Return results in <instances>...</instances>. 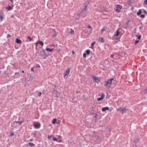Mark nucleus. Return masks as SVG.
<instances>
[{
    "mask_svg": "<svg viewBox=\"0 0 147 147\" xmlns=\"http://www.w3.org/2000/svg\"><path fill=\"white\" fill-rule=\"evenodd\" d=\"M27 38L30 41H32V39L30 37H28Z\"/></svg>",
    "mask_w": 147,
    "mask_h": 147,
    "instance_id": "393cba45",
    "label": "nucleus"
},
{
    "mask_svg": "<svg viewBox=\"0 0 147 147\" xmlns=\"http://www.w3.org/2000/svg\"><path fill=\"white\" fill-rule=\"evenodd\" d=\"M88 28H90L91 30H90L89 32H87V33L89 34H90L92 32V28L90 26H88Z\"/></svg>",
    "mask_w": 147,
    "mask_h": 147,
    "instance_id": "9b49d317",
    "label": "nucleus"
},
{
    "mask_svg": "<svg viewBox=\"0 0 147 147\" xmlns=\"http://www.w3.org/2000/svg\"><path fill=\"white\" fill-rule=\"evenodd\" d=\"M10 1L11 2H13V0H10Z\"/></svg>",
    "mask_w": 147,
    "mask_h": 147,
    "instance_id": "49530a36",
    "label": "nucleus"
},
{
    "mask_svg": "<svg viewBox=\"0 0 147 147\" xmlns=\"http://www.w3.org/2000/svg\"><path fill=\"white\" fill-rule=\"evenodd\" d=\"M101 31L102 32H104L105 31V29L104 28H102L101 29Z\"/></svg>",
    "mask_w": 147,
    "mask_h": 147,
    "instance_id": "e433bc0d",
    "label": "nucleus"
},
{
    "mask_svg": "<svg viewBox=\"0 0 147 147\" xmlns=\"http://www.w3.org/2000/svg\"><path fill=\"white\" fill-rule=\"evenodd\" d=\"M139 42L138 40H136L135 42V45H136Z\"/></svg>",
    "mask_w": 147,
    "mask_h": 147,
    "instance_id": "c756f323",
    "label": "nucleus"
},
{
    "mask_svg": "<svg viewBox=\"0 0 147 147\" xmlns=\"http://www.w3.org/2000/svg\"><path fill=\"white\" fill-rule=\"evenodd\" d=\"M4 16L2 13L0 15V18L1 21H2L4 18Z\"/></svg>",
    "mask_w": 147,
    "mask_h": 147,
    "instance_id": "4468645a",
    "label": "nucleus"
},
{
    "mask_svg": "<svg viewBox=\"0 0 147 147\" xmlns=\"http://www.w3.org/2000/svg\"><path fill=\"white\" fill-rule=\"evenodd\" d=\"M16 42L18 44H21L22 43L21 41L18 38H16Z\"/></svg>",
    "mask_w": 147,
    "mask_h": 147,
    "instance_id": "f8f14e48",
    "label": "nucleus"
},
{
    "mask_svg": "<svg viewBox=\"0 0 147 147\" xmlns=\"http://www.w3.org/2000/svg\"><path fill=\"white\" fill-rule=\"evenodd\" d=\"M144 13H146H146H147V12H146V11H145V10H144Z\"/></svg>",
    "mask_w": 147,
    "mask_h": 147,
    "instance_id": "a18cd8bd",
    "label": "nucleus"
},
{
    "mask_svg": "<svg viewBox=\"0 0 147 147\" xmlns=\"http://www.w3.org/2000/svg\"><path fill=\"white\" fill-rule=\"evenodd\" d=\"M55 45H53V44H52V45L49 46L51 47H55Z\"/></svg>",
    "mask_w": 147,
    "mask_h": 147,
    "instance_id": "58836bf2",
    "label": "nucleus"
},
{
    "mask_svg": "<svg viewBox=\"0 0 147 147\" xmlns=\"http://www.w3.org/2000/svg\"><path fill=\"white\" fill-rule=\"evenodd\" d=\"M137 36L138 37V39L140 40L141 39V36L140 35H137Z\"/></svg>",
    "mask_w": 147,
    "mask_h": 147,
    "instance_id": "c85d7f7f",
    "label": "nucleus"
},
{
    "mask_svg": "<svg viewBox=\"0 0 147 147\" xmlns=\"http://www.w3.org/2000/svg\"><path fill=\"white\" fill-rule=\"evenodd\" d=\"M115 11L117 13H119L121 12V10L122 8V6L120 5H117L115 6Z\"/></svg>",
    "mask_w": 147,
    "mask_h": 147,
    "instance_id": "7ed1b4c3",
    "label": "nucleus"
},
{
    "mask_svg": "<svg viewBox=\"0 0 147 147\" xmlns=\"http://www.w3.org/2000/svg\"><path fill=\"white\" fill-rule=\"evenodd\" d=\"M83 57L84 58H85L86 57V54L85 53H84L83 54Z\"/></svg>",
    "mask_w": 147,
    "mask_h": 147,
    "instance_id": "7c9ffc66",
    "label": "nucleus"
},
{
    "mask_svg": "<svg viewBox=\"0 0 147 147\" xmlns=\"http://www.w3.org/2000/svg\"><path fill=\"white\" fill-rule=\"evenodd\" d=\"M90 50H86V54L87 55H89L90 54Z\"/></svg>",
    "mask_w": 147,
    "mask_h": 147,
    "instance_id": "4be33fe9",
    "label": "nucleus"
},
{
    "mask_svg": "<svg viewBox=\"0 0 147 147\" xmlns=\"http://www.w3.org/2000/svg\"><path fill=\"white\" fill-rule=\"evenodd\" d=\"M92 78L93 80L96 82L98 83L100 81V78L99 77L93 76H92Z\"/></svg>",
    "mask_w": 147,
    "mask_h": 147,
    "instance_id": "39448f33",
    "label": "nucleus"
},
{
    "mask_svg": "<svg viewBox=\"0 0 147 147\" xmlns=\"http://www.w3.org/2000/svg\"><path fill=\"white\" fill-rule=\"evenodd\" d=\"M59 142H61V140L59 141Z\"/></svg>",
    "mask_w": 147,
    "mask_h": 147,
    "instance_id": "603ef678",
    "label": "nucleus"
},
{
    "mask_svg": "<svg viewBox=\"0 0 147 147\" xmlns=\"http://www.w3.org/2000/svg\"><path fill=\"white\" fill-rule=\"evenodd\" d=\"M38 41V44H40L42 46H43L44 43L40 41Z\"/></svg>",
    "mask_w": 147,
    "mask_h": 147,
    "instance_id": "a211bd4d",
    "label": "nucleus"
},
{
    "mask_svg": "<svg viewBox=\"0 0 147 147\" xmlns=\"http://www.w3.org/2000/svg\"><path fill=\"white\" fill-rule=\"evenodd\" d=\"M113 55H111L110 56V57L111 58H112L113 57Z\"/></svg>",
    "mask_w": 147,
    "mask_h": 147,
    "instance_id": "a19ab883",
    "label": "nucleus"
},
{
    "mask_svg": "<svg viewBox=\"0 0 147 147\" xmlns=\"http://www.w3.org/2000/svg\"><path fill=\"white\" fill-rule=\"evenodd\" d=\"M53 141H57V139L53 137Z\"/></svg>",
    "mask_w": 147,
    "mask_h": 147,
    "instance_id": "a878e982",
    "label": "nucleus"
},
{
    "mask_svg": "<svg viewBox=\"0 0 147 147\" xmlns=\"http://www.w3.org/2000/svg\"><path fill=\"white\" fill-rule=\"evenodd\" d=\"M121 30V29L120 28H119L118 30H117L114 34V36H118L120 33V30Z\"/></svg>",
    "mask_w": 147,
    "mask_h": 147,
    "instance_id": "0eeeda50",
    "label": "nucleus"
},
{
    "mask_svg": "<svg viewBox=\"0 0 147 147\" xmlns=\"http://www.w3.org/2000/svg\"><path fill=\"white\" fill-rule=\"evenodd\" d=\"M39 66H38L37 67H39Z\"/></svg>",
    "mask_w": 147,
    "mask_h": 147,
    "instance_id": "8fccbe9b",
    "label": "nucleus"
},
{
    "mask_svg": "<svg viewBox=\"0 0 147 147\" xmlns=\"http://www.w3.org/2000/svg\"><path fill=\"white\" fill-rule=\"evenodd\" d=\"M22 73H24V70H22Z\"/></svg>",
    "mask_w": 147,
    "mask_h": 147,
    "instance_id": "09e8293b",
    "label": "nucleus"
},
{
    "mask_svg": "<svg viewBox=\"0 0 147 147\" xmlns=\"http://www.w3.org/2000/svg\"><path fill=\"white\" fill-rule=\"evenodd\" d=\"M114 78H111L107 80V81L105 82V83L104 86H107L109 87H110L112 84V81L114 80Z\"/></svg>",
    "mask_w": 147,
    "mask_h": 147,
    "instance_id": "f03ea898",
    "label": "nucleus"
},
{
    "mask_svg": "<svg viewBox=\"0 0 147 147\" xmlns=\"http://www.w3.org/2000/svg\"><path fill=\"white\" fill-rule=\"evenodd\" d=\"M46 50L48 51L51 52L54 49H50L49 48H47L46 49Z\"/></svg>",
    "mask_w": 147,
    "mask_h": 147,
    "instance_id": "ddd939ff",
    "label": "nucleus"
},
{
    "mask_svg": "<svg viewBox=\"0 0 147 147\" xmlns=\"http://www.w3.org/2000/svg\"><path fill=\"white\" fill-rule=\"evenodd\" d=\"M144 3L146 5H147V0H145L144 1Z\"/></svg>",
    "mask_w": 147,
    "mask_h": 147,
    "instance_id": "473e14b6",
    "label": "nucleus"
},
{
    "mask_svg": "<svg viewBox=\"0 0 147 147\" xmlns=\"http://www.w3.org/2000/svg\"><path fill=\"white\" fill-rule=\"evenodd\" d=\"M7 37H11V36L10 34H8L7 35Z\"/></svg>",
    "mask_w": 147,
    "mask_h": 147,
    "instance_id": "ea45409f",
    "label": "nucleus"
},
{
    "mask_svg": "<svg viewBox=\"0 0 147 147\" xmlns=\"http://www.w3.org/2000/svg\"><path fill=\"white\" fill-rule=\"evenodd\" d=\"M140 17L142 18H144L145 17L144 15H141Z\"/></svg>",
    "mask_w": 147,
    "mask_h": 147,
    "instance_id": "f704fd0d",
    "label": "nucleus"
},
{
    "mask_svg": "<svg viewBox=\"0 0 147 147\" xmlns=\"http://www.w3.org/2000/svg\"><path fill=\"white\" fill-rule=\"evenodd\" d=\"M24 122V121H15L14 122H15L16 123H18L19 125H21L22 123Z\"/></svg>",
    "mask_w": 147,
    "mask_h": 147,
    "instance_id": "2eb2a0df",
    "label": "nucleus"
},
{
    "mask_svg": "<svg viewBox=\"0 0 147 147\" xmlns=\"http://www.w3.org/2000/svg\"><path fill=\"white\" fill-rule=\"evenodd\" d=\"M5 9L8 10L9 11L11 10L12 8L10 6H9L8 7H6Z\"/></svg>",
    "mask_w": 147,
    "mask_h": 147,
    "instance_id": "dca6fc26",
    "label": "nucleus"
},
{
    "mask_svg": "<svg viewBox=\"0 0 147 147\" xmlns=\"http://www.w3.org/2000/svg\"><path fill=\"white\" fill-rule=\"evenodd\" d=\"M40 56L41 57V59H46L48 56L45 51V50L44 49L40 51Z\"/></svg>",
    "mask_w": 147,
    "mask_h": 147,
    "instance_id": "f257e3e1",
    "label": "nucleus"
},
{
    "mask_svg": "<svg viewBox=\"0 0 147 147\" xmlns=\"http://www.w3.org/2000/svg\"><path fill=\"white\" fill-rule=\"evenodd\" d=\"M53 136L52 135H48L47 136V138L49 139H50L53 138Z\"/></svg>",
    "mask_w": 147,
    "mask_h": 147,
    "instance_id": "412c9836",
    "label": "nucleus"
},
{
    "mask_svg": "<svg viewBox=\"0 0 147 147\" xmlns=\"http://www.w3.org/2000/svg\"><path fill=\"white\" fill-rule=\"evenodd\" d=\"M72 53H73V54H74V51H72Z\"/></svg>",
    "mask_w": 147,
    "mask_h": 147,
    "instance_id": "de8ad7c7",
    "label": "nucleus"
},
{
    "mask_svg": "<svg viewBox=\"0 0 147 147\" xmlns=\"http://www.w3.org/2000/svg\"><path fill=\"white\" fill-rule=\"evenodd\" d=\"M98 41L99 42H101L102 43H103L104 42V38L102 37H100L98 39Z\"/></svg>",
    "mask_w": 147,
    "mask_h": 147,
    "instance_id": "1a4fd4ad",
    "label": "nucleus"
},
{
    "mask_svg": "<svg viewBox=\"0 0 147 147\" xmlns=\"http://www.w3.org/2000/svg\"><path fill=\"white\" fill-rule=\"evenodd\" d=\"M28 144L30 146H33L35 145L33 143L31 142L29 143Z\"/></svg>",
    "mask_w": 147,
    "mask_h": 147,
    "instance_id": "6ab92c4d",
    "label": "nucleus"
},
{
    "mask_svg": "<svg viewBox=\"0 0 147 147\" xmlns=\"http://www.w3.org/2000/svg\"><path fill=\"white\" fill-rule=\"evenodd\" d=\"M31 71H33V72H34V68L33 67H32V68H31Z\"/></svg>",
    "mask_w": 147,
    "mask_h": 147,
    "instance_id": "c9c22d12",
    "label": "nucleus"
},
{
    "mask_svg": "<svg viewBox=\"0 0 147 147\" xmlns=\"http://www.w3.org/2000/svg\"><path fill=\"white\" fill-rule=\"evenodd\" d=\"M34 128L36 129H38L39 128L40 126V124L39 123L34 124Z\"/></svg>",
    "mask_w": 147,
    "mask_h": 147,
    "instance_id": "6e6552de",
    "label": "nucleus"
},
{
    "mask_svg": "<svg viewBox=\"0 0 147 147\" xmlns=\"http://www.w3.org/2000/svg\"><path fill=\"white\" fill-rule=\"evenodd\" d=\"M60 122H61L60 121L58 120L57 122H56V123H57V124H59L60 123Z\"/></svg>",
    "mask_w": 147,
    "mask_h": 147,
    "instance_id": "72a5a7b5",
    "label": "nucleus"
},
{
    "mask_svg": "<svg viewBox=\"0 0 147 147\" xmlns=\"http://www.w3.org/2000/svg\"><path fill=\"white\" fill-rule=\"evenodd\" d=\"M18 74V73L16 72V73H15V75H16L17 74Z\"/></svg>",
    "mask_w": 147,
    "mask_h": 147,
    "instance_id": "37998d69",
    "label": "nucleus"
},
{
    "mask_svg": "<svg viewBox=\"0 0 147 147\" xmlns=\"http://www.w3.org/2000/svg\"><path fill=\"white\" fill-rule=\"evenodd\" d=\"M141 13V9H140L138 11L137 13V15L138 16L140 15Z\"/></svg>",
    "mask_w": 147,
    "mask_h": 147,
    "instance_id": "aec40b11",
    "label": "nucleus"
},
{
    "mask_svg": "<svg viewBox=\"0 0 147 147\" xmlns=\"http://www.w3.org/2000/svg\"><path fill=\"white\" fill-rule=\"evenodd\" d=\"M95 44V42L94 41L93 42L91 43V46H93Z\"/></svg>",
    "mask_w": 147,
    "mask_h": 147,
    "instance_id": "bb28decb",
    "label": "nucleus"
},
{
    "mask_svg": "<svg viewBox=\"0 0 147 147\" xmlns=\"http://www.w3.org/2000/svg\"><path fill=\"white\" fill-rule=\"evenodd\" d=\"M30 141H33V139H31L30 140Z\"/></svg>",
    "mask_w": 147,
    "mask_h": 147,
    "instance_id": "c03bdc74",
    "label": "nucleus"
},
{
    "mask_svg": "<svg viewBox=\"0 0 147 147\" xmlns=\"http://www.w3.org/2000/svg\"><path fill=\"white\" fill-rule=\"evenodd\" d=\"M38 41H37L35 44L36 46H37L38 45Z\"/></svg>",
    "mask_w": 147,
    "mask_h": 147,
    "instance_id": "4c0bfd02",
    "label": "nucleus"
},
{
    "mask_svg": "<svg viewBox=\"0 0 147 147\" xmlns=\"http://www.w3.org/2000/svg\"><path fill=\"white\" fill-rule=\"evenodd\" d=\"M105 96V95L103 94H102L101 95L100 97H101L102 99L104 98Z\"/></svg>",
    "mask_w": 147,
    "mask_h": 147,
    "instance_id": "b1692460",
    "label": "nucleus"
},
{
    "mask_svg": "<svg viewBox=\"0 0 147 147\" xmlns=\"http://www.w3.org/2000/svg\"><path fill=\"white\" fill-rule=\"evenodd\" d=\"M57 121V119H54L53 121L52 122V123L53 124H55L56 123V121Z\"/></svg>",
    "mask_w": 147,
    "mask_h": 147,
    "instance_id": "f3484780",
    "label": "nucleus"
},
{
    "mask_svg": "<svg viewBox=\"0 0 147 147\" xmlns=\"http://www.w3.org/2000/svg\"><path fill=\"white\" fill-rule=\"evenodd\" d=\"M14 135V134L13 133H11V136H13Z\"/></svg>",
    "mask_w": 147,
    "mask_h": 147,
    "instance_id": "79ce46f5",
    "label": "nucleus"
},
{
    "mask_svg": "<svg viewBox=\"0 0 147 147\" xmlns=\"http://www.w3.org/2000/svg\"><path fill=\"white\" fill-rule=\"evenodd\" d=\"M42 93L41 92H39L38 94V96H41V94H42Z\"/></svg>",
    "mask_w": 147,
    "mask_h": 147,
    "instance_id": "2f4dec72",
    "label": "nucleus"
},
{
    "mask_svg": "<svg viewBox=\"0 0 147 147\" xmlns=\"http://www.w3.org/2000/svg\"><path fill=\"white\" fill-rule=\"evenodd\" d=\"M39 66H38L37 67H39Z\"/></svg>",
    "mask_w": 147,
    "mask_h": 147,
    "instance_id": "3c124183",
    "label": "nucleus"
},
{
    "mask_svg": "<svg viewBox=\"0 0 147 147\" xmlns=\"http://www.w3.org/2000/svg\"><path fill=\"white\" fill-rule=\"evenodd\" d=\"M70 71V68H68L66 70L64 73L63 77H65L66 76H67L69 74Z\"/></svg>",
    "mask_w": 147,
    "mask_h": 147,
    "instance_id": "423d86ee",
    "label": "nucleus"
},
{
    "mask_svg": "<svg viewBox=\"0 0 147 147\" xmlns=\"http://www.w3.org/2000/svg\"><path fill=\"white\" fill-rule=\"evenodd\" d=\"M70 33L71 34H73L74 33V31L72 30V29H71V32Z\"/></svg>",
    "mask_w": 147,
    "mask_h": 147,
    "instance_id": "5701e85b",
    "label": "nucleus"
},
{
    "mask_svg": "<svg viewBox=\"0 0 147 147\" xmlns=\"http://www.w3.org/2000/svg\"><path fill=\"white\" fill-rule=\"evenodd\" d=\"M116 110L117 111H120L121 113L122 114L125 113L127 111H129L128 109L126 108L125 107H124L123 109L121 108H117V109Z\"/></svg>",
    "mask_w": 147,
    "mask_h": 147,
    "instance_id": "20e7f679",
    "label": "nucleus"
},
{
    "mask_svg": "<svg viewBox=\"0 0 147 147\" xmlns=\"http://www.w3.org/2000/svg\"><path fill=\"white\" fill-rule=\"evenodd\" d=\"M109 108L108 107H103L102 109V111L103 112H105L106 110H109Z\"/></svg>",
    "mask_w": 147,
    "mask_h": 147,
    "instance_id": "9d476101",
    "label": "nucleus"
},
{
    "mask_svg": "<svg viewBox=\"0 0 147 147\" xmlns=\"http://www.w3.org/2000/svg\"><path fill=\"white\" fill-rule=\"evenodd\" d=\"M103 99L101 98H97V100L98 101H100L101 100H102Z\"/></svg>",
    "mask_w": 147,
    "mask_h": 147,
    "instance_id": "cd10ccee",
    "label": "nucleus"
}]
</instances>
